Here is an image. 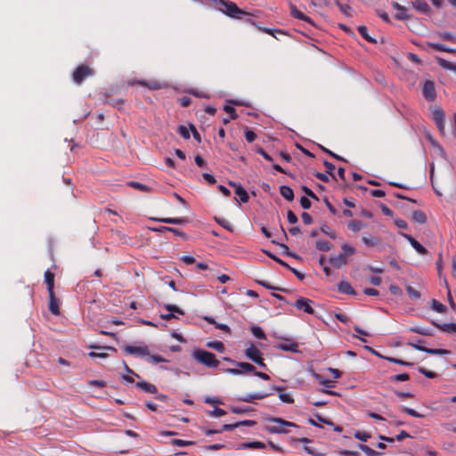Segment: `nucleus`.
<instances>
[{
  "label": "nucleus",
  "mask_w": 456,
  "mask_h": 456,
  "mask_svg": "<svg viewBox=\"0 0 456 456\" xmlns=\"http://www.w3.org/2000/svg\"><path fill=\"white\" fill-rule=\"evenodd\" d=\"M432 112V119L435 123L444 120V113L442 109L438 107H434L431 109Z\"/></svg>",
  "instance_id": "24"
},
{
  "label": "nucleus",
  "mask_w": 456,
  "mask_h": 456,
  "mask_svg": "<svg viewBox=\"0 0 456 456\" xmlns=\"http://www.w3.org/2000/svg\"><path fill=\"white\" fill-rule=\"evenodd\" d=\"M385 359L390 362H393V363H396V364H400V365H403V366H412L413 363L412 362H406V361H403V360H401V359H397V358H394V357H385Z\"/></svg>",
  "instance_id": "46"
},
{
  "label": "nucleus",
  "mask_w": 456,
  "mask_h": 456,
  "mask_svg": "<svg viewBox=\"0 0 456 456\" xmlns=\"http://www.w3.org/2000/svg\"><path fill=\"white\" fill-rule=\"evenodd\" d=\"M357 30L359 32V34L368 42L370 43H372V44H375L377 41L376 39H374L372 37H370L368 33V28L366 26H359L357 28Z\"/></svg>",
  "instance_id": "28"
},
{
  "label": "nucleus",
  "mask_w": 456,
  "mask_h": 456,
  "mask_svg": "<svg viewBox=\"0 0 456 456\" xmlns=\"http://www.w3.org/2000/svg\"><path fill=\"white\" fill-rule=\"evenodd\" d=\"M362 241L368 248L378 247L379 250L381 249V240L377 236H373L367 232H364L362 236Z\"/></svg>",
  "instance_id": "9"
},
{
  "label": "nucleus",
  "mask_w": 456,
  "mask_h": 456,
  "mask_svg": "<svg viewBox=\"0 0 456 456\" xmlns=\"http://www.w3.org/2000/svg\"><path fill=\"white\" fill-rule=\"evenodd\" d=\"M403 236L409 241L411 247L420 255L428 254L427 248L416 240L411 235L403 233Z\"/></svg>",
  "instance_id": "12"
},
{
  "label": "nucleus",
  "mask_w": 456,
  "mask_h": 456,
  "mask_svg": "<svg viewBox=\"0 0 456 456\" xmlns=\"http://www.w3.org/2000/svg\"><path fill=\"white\" fill-rule=\"evenodd\" d=\"M225 413L226 412L224 410H223L221 408H217V407L215 408L214 410L208 411L209 416L216 417V418L224 416Z\"/></svg>",
  "instance_id": "55"
},
{
  "label": "nucleus",
  "mask_w": 456,
  "mask_h": 456,
  "mask_svg": "<svg viewBox=\"0 0 456 456\" xmlns=\"http://www.w3.org/2000/svg\"><path fill=\"white\" fill-rule=\"evenodd\" d=\"M358 448L362 451L367 456H380L383 453L380 452H377L366 444H359Z\"/></svg>",
  "instance_id": "29"
},
{
  "label": "nucleus",
  "mask_w": 456,
  "mask_h": 456,
  "mask_svg": "<svg viewBox=\"0 0 456 456\" xmlns=\"http://www.w3.org/2000/svg\"><path fill=\"white\" fill-rule=\"evenodd\" d=\"M412 220L418 224H423L427 222V216L421 210H415L412 212Z\"/></svg>",
  "instance_id": "26"
},
{
  "label": "nucleus",
  "mask_w": 456,
  "mask_h": 456,
  "mask_svg": "<svg viewBox=\"0 0 456 456\" xmlns=\"http://www.w3.org/2000/svg\"><path fill=\"white\" fill-rule=\"evenodd\" d=\"M250 330H251L252 334L256 338H258V339H265L266 338V336L261 327L256 326V325H252L250 327Z\"/></svg>",
  "instance_id": "36"
},
{
  "label": "nucleus",
  "mask_w": 456,
  "mask_h": 456,
  "mask_svg": "<svg viewBox=\"0 0 456 456\" xmlns=\"http://www.w3.org/2000/svg\"><path fill=\"white\" fill-rule=\"evenodd\" d=\"M437 328L444 332L456 333V323H444L442 325H437Z\"/></svg>",
  "instance_id": "38"
},
{
  "label": "nucleus",
  "mask_w": 456,
  "mask_h": 456,
  "mask_svg": "<svg viewBox=\"0 0 456 456\" xmlns=\"http://www.w3.org/2000/svg\"><path fill=\"white\" fill-rule=\"evenodd\" d=\"M45 282L46 283L48 293L52 294V292H54V274L49 270L45 273Z\"/></svg>",
  "instance_id": "20"
},
{
  "label": "nucleus",
  "mask_w": 456,
  "mask_h": 456,
  "mask_svg": "<svg viewBox=\"0 0 456 456\" xmlns=\"http://www.w3.org/2000/svg\"><path fill=\"white\" fill-rule=\"evenodd\" d=\"M436 61L441 68L447 69V70H451V71H452V69L456 66V63H452V62L446 61L441 57H437Z\"/></svg>",
  "instance_id": "30"
},
{
  "label": "nucleus",
  "mask_w": 456,
  "mask_h": 456,
  "mask_svg": "<svg viewBox=\"0 0 456 456\" xmlns=\"http://www.w3.org/2000/svg\"><path fill=\"white\" fill-rule=\"evenodd\" d=\"M178 133L184 139H189L190 138L189 129L185 126H179Z\"/></svg>",
  "instance_id": "57"
},
{
  "label": "nucleus",
  "mask_w": 456,
  "mask_h": 456,
  "mask_svg": "<svg viewBox=\"0 0 456 456\" xmlns=\"http://www.w3.org/2000/svg\"><path fill=\"white\" fill-rule=\"evenodd\" d=\"M273 425L266 426L265 429L271 434H288L289 431L287 428H298V426L288 420L278 417H269L266 419Z\"/></svg>",
  "instance_id": "2"
},
{
  "label": "nucleus",
  "mask_w": 456,
  "mask_h": 456,
  "mask_svg": "<svg viewBox=\"0 0 456 456\" xmlns=\"http://www.w3.org/2000/svg\"><path fill=\"white\" fill-rule=\"evenodd\" d=\"M170 444L172 445L183 447V446L192 445V444H194V442L175 438L170 441Z\"/></svg>",
  "instance_id": "43"
},
{
  "label": "nucleus",
  "mask_w": 456,
  "mask_h": 456,
  "mask_svg": "<svg viewBox=\"0 0 456 456\" xmlns=\"http://www.w3.org/2000/svg\"><path fill=\"white\" fill-rule=\"evenodd\" d=\"M428 46L440 52L455 53L456 49L450 48L439 43H428Z\"/></svg>",
  "instance_id": "25"
},
{
  "label": "nucleus",
  "mask_w": 456,
  "mask_h": 456,
  "mask_svg": "<svg viewBox=\"0 0 456 456\" xmlns=\"http://www.w3.org/2000/svg\"><path fill=\"white\" fill-rule=\"evenodd\" d=\"M235 194L237 196H239L240 200L242 203H247L248 201V200H249L248 193L247 192V191L243 187L242 188H238L236 190V193Z\"/></svg>",
  "instance_id": "39"
},
{
  "label": "nucleus",
  "mask_w": 456,
  "mask_h": 456,
  "mask_svg": "<svg viewBox=\"0 0 456 456\" xmlns=\"http://www.w3.org/2000/svg\"><path fill=\"white\" fill-rule=\"evenodd\" d=\"M406 291L411 298H412V299L420 298V293L418 290H416L414 288H412L411 286H407Z\"/></svg>",
  "instance_id": "48"
},
{
  "label": "nucleus",
  "mask_w": 456,
  "mask_h": 456,
  "mask_svg": "<svg viewBox=\"0 0 456 456\" xmlns=\"http://www.w3.org/2000/svg\"><path fill=\"white\" fill-rule=\"evenodd\" d=\"M280 193L288 201H292L294 200V191L288 185H281L280 187Z\"/></svg>",
  "instance_id": "22"
},
{
  "label": "nucleus",
  "mask_w": 456,
  "mask_h": 456,
  "mask_svg": "<svg viewBox=\"0 0 456 456\" xmlns=\"http://www.w3.org/2000/svg\"><path fill=\"white\" fill-rule=\"evenodd\" d=\"M245 356L248 360L256 363L262 369L267 370V366L264 362L262 352L254 344H250V346L248 348H246Z\"/></svg>",
  "instance_id": "4"
},
{
  "label": "nucleus",
  "mask_w": 456,
  "mask_h": 456,
  "mask_svg": "<svg viewBox=\"0 0 456 456\" xmlns=\"http://www.w3.org/2000/svg\"><path fill=\"white\" fill-rule=\"evenodd\" d=\"M290 14L296 19L306 21L310 24H314V21L311 18H309L308 16L305 15L302 12L297 10V7L292 4H290Z\"/></svg>",
  "instance_id": "15"
},
{
  "label": "nucleus",
  "mask_w": 456,
  "mask_h": 456,
  "mask_svg": "<svg viewBox=\"0 0 456 456\" xmlns=\"http://www.w3.org/2000/svg\"><path fill=\"white\" fill-rule=\"evenodd\" d=\"M136 387L141 388L142 390H143L146 393H150V394L157 393V387L154 385L148 383L144 380L138 381L136 383Z\"/></svg>",
  "instance_id": "21"
},
{
  "label": "nucleus",
  "mask_w": 456,
  "mask_h": 456,
  "mask_svg": "<svg viewBox=\"0 0 456 456\" xmlns=\"http://www.w3.org/2000/svg\"><path fill=\"white\" fill-rule=\"evenodd\" d=\"M432 309L437 313L443 314L446 311V306L440 303L439 301L433 299L432 300Z\"/></svg>",
  "instance_id": "44"
},
{
  "label": "nucleus",
  "mask_w": 456,
  "mask_h": 456,
  "mask_svg": "<svg viewBox=\"0 0 456 456\" xmlns=\"http://www.w3.org/2000/svg\"><path fill=\"white\" fill-rule=\"evenodd\" d=\"M193 359L208 368H217L219 361L213 353L203 349H195L192 353Z\"/></svg>",
  "instance_id": "3"
},
{
  "label": "nucleus",
  "mask_w": 456,
  "mask_h": 456,
  "mask_svg": "<svg viewBox=\"0 0 456 456\" xmlns=\"http://www.w3.org/2000/svg\"><path fill=\"white\" fill-rule=\"evenodd\" d=\"M232 412L236 414H244L247 413L249 409L248 407H240V406H233L231 408Z\"/></svg>",
  "instance_id": "61"
},
{
  "label": "nucleus",
  "mask_w": 456,
  "mask_h": 456,
  "mask_svg": "<svg viewBox=\"0 0 456 456\" xmlns=\"http://www.w3.org/2000/svg\"><path fill=\"white\" fill-rule=\"evenodd\" d=\"M126 184L127 186L139 190L141 191L148 192L151 191V188L149 186L142 184L139 182L130 181Z\"/></svg>",
  "instance_id": "33"
},
{
  "label": "nucleus",
  "mask_w": 456,
  "mask_h": 456,
  "mask_svg": "<svg viewBox=\"0 0 456 456\" xmlns=\"http://www.w3.org/2000/svg\"><path fill=\"white\" fill-rule=\"evenodd\" d=\"M402 411L407 414H409L410 416L411 417H415V418H420L421 417V414H419V412H417L415 410L413 409H411V408H408V407H405V406H403L402 407Z\"/></svg>",
  "instance_id": "59"
},
{
  "label": "nucleus",
  "mask_w": 456,
  "mask_h": 456,
  "mask_svg": "<svg viewBox=\"0 0 456 456\" xmlns=\"http://www.w3.org/2000/svg\"><path fill=\"white\" fill-rule=\"evenodd\" d=\"M49 310L54 315L60 314L58 299L55 297L54 292L49 294Z\"/></svg>",
  "instance_id": "18"
},
{
  "label": "nucleus",
  "mask_w": 456,
  "mask_h": 456,
  "mask_svg": "<svg viewBox=\"0 0 456 456\" xmlns=\"http://www.w3.org/2000/svg\"><path fill=\"white\" fill-rule=\"evenodd\" d=\"M316 248L322 252H327L330 250L331 244L325 240H318L316 241Z\"/></svg>",
  "instance_id": "40"
},
{
  "label": "nucleus",
  "mask_w": 456,
  "mask_h": 456,
  "mask_svg": "<svg viewBox=\"0 0 456 456\" xmlns=\"http://www.w3.org/2000/svg\"><path fill=\"white\" fill-rule=\"evenodd\" d=\"M412 6L415 10L424 14H428L431 10L428 4L424 0H415L412 2Z\"/></svg>",
  "instance_id": "16"
},
{
  "label": "nucleus",
  "mask_w": 456,
  "mask_h": 456,
  "mask_svg": "<svg viewBox=\"0 0 456 456\" xmlns=\"http://www.w3.org/2000/svg\"><path fill=\"white\" fill-rule=\"evenodd\" d=\"M207 346L212 349L216 350L217 352H224V345L221 341H212L208 342L207 344Z\"/></svg>",
  "instance_id": "41"
},
{
  "label": "nucleus",
  "mask_w": 456,
  "mask_h": 456,
  "mask_svg": "<svg viewBox=\"0 0 456 456\" xmlns=\"http://www.w3.org/2000/svg\"><path fill=\"white\" fill-rule=\"evenodd\" d=\"M266 447V444L263 442L259 441H252V442H246L240 444L236 449L241 450V449H265Z\"/></svg>",
  "instance_id": "14"
},
{
  "label": "nucleus",
  "mask_w": 456,
  "mask_h": 456,
  "mask_svg": "<svg viewBox=\"0 0 456 456\" xmlns=\"http://www.w3.org/2000/svg\"><path fill=\"white\" fill-rule=\"evenodd\" d=\"M165 308L172 314L176 313L181 315L184 314V312L175 305H166Z\"/></svg>",
  "instance_id": "49"
},
{
  "label": "nucleus",
  "mask_w": 456,
  "mask_h": 456,
  "mask_svg": "<svg viewBox=\"0 0 456 456\" xmlns=\"http://www.w3.org/2000/svg\"><path fill=\"white\" fill-rule=\"evenodd\" d=\"M215 220L216 222L220 225L222 226L223 228H224L225 230L229 231V232H233V226L232 224L228 221L226 220L225 218H222V217H215Z\"/></svg>",
  "instance_id": "37"
},
{
  "label": "nucleus",
  "mask_w": 456,
  "mask_h": 456,
  "mask_svg": "<svg viewBox=\"0 0 456 456\" xmlns=\"http://www.w3.org/2000/svg\"><path fill=\"white\" fill-rule=\"evenodd\" d=\"M323 165L326 167V172L335 179L336 177H335V175H334V170H335L336 167H335L334 164L325 160L323 162Z\"/></svg>",
  "instance_id": "51"
},
{
  "label": "nucleus",
  "mask_w": 456,
  "mask_h": 456,
  "mask_svg": "<svg viewBox=\"0 0 456 456\" xmlns=\"http://www.w3.org/2000/svg\"><path fill=\"white\" fill-rule=\"evenodd\" d=\"M439 37L447 41L456 42V36L451 32H442Z\"/></svg>",
  "instance_id": "52"
},
{
  "label": "nucleus",
  "mask_w": 456,
  "mask_h": 456,
  "mask_svg": "<svg viewBox=\"0 0 456 456\" xmlns=\"http://www.w3.org/2000/svg\"><path fill=\"white\" fill-rule=\"evenodd\" d=\"M313 301L311 299L305 297H298L293 305L298 309L302 310L306 314H314V309L312 307Z\"/></svg>",
  "instance_id": "7"
},
{
  "label": "nucleus",
  "mask_w": 456,
  "mask_h": 456,
  "mask_svg": "<svg viewBox=\"0 0 456 456\" xmlns=\"http://www.w3.org/2000/svg\"><path fill=\"white\" fill-rule=\"evenodd\" d=\"M419 371L423 374L425 377L428 378V379H434L436 377V373L431 371V370H428L423 367H419Z\"/></svg>",
  "instance_id": "58"
},
{
  "label": "nucleus",
  "mask_w": 456,
  "mask_h": 456,
  "mask_svg": "<svg viewBox=\"0 0 456 456\" xmlns=\"http://www.w3.org/2000/svg\"><path fill=\"white\" fill-rule=\"evenodd\" d=\"M314 377L319 381V383L325 387L331 388L334 387L335 382L330 379H324L322 375L314 373Z\"/></svg>",
  "instance_id": "32"
},
{
  "label": "nucleus",
  "mask_w": 456,
  "mask_h": 456,
  "mask_svg": "<svg viewBox=\"0 0 456 456\" xmlns=\"http://www.w3.org/2000/svg\"><path fill=\"white\" fill-rule=\"evenodd\" d=\"M272 395V393H255V394H248L243 397H241L240 400L246 403H253L255 400H261L268 395Z\"/></svg>",
  "instance_id": "17"
},
{
  "label": "nucleus",
  "mask_w": 456,
  "mask_h": 456,
  "mask_svg": "<svg viewBox=\"0 0 456 456\" xmlns=\"http://www.w3.org/2000/svg\"><path fill=\"white\" fill-rule=\"evenodd\" d=\"M410 379V376L409 374L407 373H401V374H396V375H393L389 378V381L390 382H403V381H406Z\"/></svg>",
  "instance_id": "42"
},
{
  "label": "nucleus",
  "mask_w": 456,
  "mask_h": 456,
  "mask_svg": "<svg viewBox=\"0 0 456 456\" xmlns=\"http://www.w3.org/2000/svg\"><path fill=\"white\" fill-rule=\"evenodd\" d=\"M245 138L248 142H252L256 140V134L253 131H251L249 129H246L245 130Z\"/></svg>",
  "instance_id": "63"
},
{
  "label": "nucleus",
  "mask_w": 456,
  "mask_h": 456,
  "mask_svg": "<svg viewBox=\"0 0 456 456\" xmlns=\"http://www.w3.org/2000/svg\"><path fill=\"white\" fill-rule=\"evenodd\" d=\"M224 448H226V445L224 444H213L204 446V449L207 451H217Z\"/></svg>",
  "instance_id": "53"
},
{
  "label": "nucleus",
  "mask_w": 456,
  "mask_h": 456,
  "mask_svg": "<svg viewBox=\"0 0 456 456\" xmlns=\"http://www.w3.org/2000/svg\"><path fill=\"white\" fill-rule=\"evenodd\" d=\"M124 351L129 354L140 355V356H148L150 355L149 349L146 346H124Z\"/></svg>",
  "instance_id": "10"
},
{
  "label": "nucleus",
  "mask_w": 456,
  "mask_h": 456,
  "mask_svg": "<svg viewBox=\"0 0 456 456\" xmlns=\"http://www.w3.org/2000/svg\"><path fill=\"white\" fill-rule=\"evenodd\" d=\"M224 110L226 113H229L231 115L230 118L236 119L238 118V115L236 114V110H235V109L233 107L229 106V105H224Z\"/></svg>",
  "instance_id": "56"
},
{
  "label": "nucleus",
  "mask_w": 456,
  "mask_h": 456,
  "mask_svg": "<svg viewBox=\"0 0 456 456\" xmlns=\"http://www.w3.org/2000/svg\"><path fill=\"white\" fill-rule=\"evenodd\" d=\"M341 248H342V250H343L342 254L345 256L346 258V256L354 255V252H355V249L353 247H351L348 244H346V243H344L341 246Z\"/></svg>",
  "instance_id": "47"
},
{
  "label": "nucleus",
  "mask_w": 456,
  "mask_h": 456,
  "mask_svg": "<svg viewBox=\"0 0 456 456\" xmlns=\"http://www.w3.org/2000/svg\"><path fill=\"white\" fill-rule=\"evenodd\" d=\"M347 226L348 229L353 232H359L365 226V224L360 220H352L348 223Z\"/></svg>",
  "instance_id": "35"
},
{
  "label": "nucleus",
  "mask_w": 456,
  "mask_h": 456,
  "mask_svg": "<svg viewBox=\"0 0 456 456\" xmlns=\"http://www.w3.org/2000/svg\"><path fill=\"white\" fill-rule=\"evenodd\" d=\"M236 366L240 368L243 370V373L255 372L256 367L248 362H236Z\"/></svg>",
  "instance_id": "31"
},
{
  "label": "nucleus",
  "mask_w": 456,
  "mask_h": 456,
  "mask_svg": "<svg viewBox=\"0 0 456 456\" xmlns=\"http://www.w3.org/2000/svg\"><path fill=\"white\" fill-rule=\"evenodd\" d=\"M279 398L281 399V402L286 403H294V399L289 395L285 394V393H280Z\"/></svg>",
  "instance_id": "62"
},
{
  "label": "nucleus",
  "mask_w": 456,
  "mask_h": 456,
  "mask_svg": "<svg viewBox=\"0 0 456 456\" xmlns=\"http://www.w3.org/2000/svg\"><path fill=\"white\" fill-rule=\"evenodd\" d=\"M93 75V70L88 66H79L73 73V80L77 84H81L88 76Z\"/></svg>",
  "instance_id": "6"
},
{
  "label": "nucleus",
  "mask_w": 456,
  "mask_h": 456,
  "mask_svg": "<svg viewBox=\"0 0 456 456\" xmlns=\"http://www.w3.org/2000/svg\"><path fill=\"white\" fill-rule=\"evenodd\" d=\"M105 102L113 107L120 108V106L125 103V101L123 99H108L105 101Z\"/></svg>",
  "instance_id": "50"
},
{
  "label": "nucleus",
  "mask_w": 456,
  "mask_h": 456,
  "mask_svg": "<svg viewBox=\"0 0 456 456\" xmlns=\"http://www.w3.org/2000/svg\"><path fill=\"white\" fill-rule=\"evenodd\" d=\"M304 450H305L308 454H311V455H313V456H322V455H323L322 453L318 452L314 448L310 447V446H307V445H305V446H304Z\"/></svg>",
  "instance_id": "64"
},
{
  "label": "nucleus",
  "mask_w": 456,
  "mask_h": 456,
  "mask_svg": "<svg viewBox=\"0 0 456 456\" xmlns=\"http://www.w3.org/2000/svg\"><path fill=\"white\" fill-rule=\"evenodd\" d=\"M330 265L336 268H341L346 265V258L343 254L331 255L329 259Z\"/></svg>",
  "instance_id": "13"
},
{
  "label": "nucleus",
  "mask_w": 456,
  "mask_h": 456,
  "mask_svg": "<svg viewBox=\"0 0 456 456\" xmlns=\"http://www.w3.org/2000/svg\"><path fill=\"white\" fill-rule=\"evenodd\" d=\"M338 9L339 11L346 16L351 17L352 16V8L347 4H338Z\"/></svg>",
  "instance_id": "45"
},
{
  "label": "nucleus",
  "mask_w": 456,
  "mask_h": 456,
  "mask_svg": "<svg viewBox=\"0 0 456 456\" xmlns=\"http://www.w3.org/2000/svg\"><path fill=\"white\" fill-rule=\"evenodd\" d=\"M392 6L397 12L395 15V18L398 20H406L409 19L408 10L404 6L401 5L397 2H393Z\"/></svg>",
  "instance_id": "11"
},
{
  "label": "nucleus",
  "mask_w": 456,
  "mask_h": 456,
  "mask_svg": "<svg viewBox=\"0 0 456 456\" xmlns=\"http://www.w3.org/2000/svg\"><path fill=\"white\" fill-rule=\"evenodd\" d=\"M338 289L340 293L346 294V295H355V291L353 289V287L350 285L347 281H340L338 284Z\"/></svg>",
  "instance_id": "19"
},
{
  "label": "nucleus",
  "mask_w": 456,
  "mask_h": 456,
  "mask_svg": "<svg viewBox=\"0 0 456 456\" xmlns=\"http://www.w3.org/2000/svg\"><path fill=\"white\" fill-rule=\"evenodd\" d=\"M434 149L436 151L437 154H438V155H439L443 159H444V160H448V156H447V154H446L445 151L444 150L443 146H442L440 143L438 144V146H436Z\"/></svg>",
  "instance_id": "60"
},
{
  "label": "nucleus",
  "mask_w": 456,
  "mask_h": 456,
  "mask_svg": "<svg viewBox=\"0 0 456 456\" xmlns=\"http://www.w3.org/2000/svg\"><path fill=\"white\" fill-rule=\"evenodd\" d=\"M160 222L168 224H185L188 223L187 217H167L159 219Z\"/></svg>",
  "instance_id": "23"
},
{
  "label": "nucleus",
  "mask_w": 456,
  "mask_h": 456,
  "mask_svg": "<svg viewBox=\"0 0 456 456\" xmlns=\"http://www.w3.org/2000/svg\"><path fill=\"white\" fill-rule=\"evenodd\" d=\"M212 1L215 4L216 9L223 12L226 16L237 20H242L246 17V20L251 22V13L239 8L235 3L226 0Z\"/></svg>",
  "instance_id": "1"
},
{
  "label": "nucleus",
  "mask_w": 456,
  "mask_h": 456,
  "mask_svg": "<svg viewBox=\"0 0 456 456\" xmlns=\"http://www.w3.org/2000/svg\"><path fill=\"white\" fill-rule=\"evenodd\" d=\"M274 348L291 352V353H298V343H297L293 338H282V341L276 343L273 346Z\"/></svg>",
  "instance_id": "5"
},
{
  "label": "nucleus",
  "mask_w": 456,
  "mask_h": 456,
  "mask_svg": "<svg viewBox=\"0 0 456 456\" xmlns=\"http://www.w3.org/2000/svg\"><path fill=\"white\" fill-rule=\"evenodd\" d=\"M409 330L411 332H414V333H417V334H419V335H423V336H433V330L431 329H428V328H424V327H411L409 329Z\"/></svg>",
  "instance_id": "27"
},
{
  "label": "nucleus",
  "mask_w": 456,
  "mask_h": 456,
  "mask_svg": "<svg viewBox=\"0 0 456 456\" xmlns=\"http://www.w3.org/2000/svg\"><path fill=\"white\" fill-rule=\"evenodd\" d=\"M354 437L360 441L366 442L370 437V436L366 432L356 431L354 433Z\"/></svg>",
  "instance_id": "54"
},
{
  "label": "nucleus",
  "mask_w": 456,
  "mask_h": 456,
  "mask_svg": "<svg viewBox=\"0 0 456 456\" xmlns=\"http://www.w3.org/2000/svg\"><path fill=\"white\" fill-rule=\"evenodd\" d=\"M422 94L424 98L428 102L435 101L436 97V92L435 88V84L433 81L427 80L425 81L422 86Z\"/></svg>",
  "instance_id": "8"
},
{
  "label": "nucleus",
  "mask_w": 456,
  "mask_h": 456,
  "mask_svg": "<svg viewBox=\"0 0 456 456\" xmlns=\"http://www.w3.org/2000/svg\"><path fill=\"white\" fill-rule=\"evenodd\" d=\"M421 352H425L429 354H437V355H444L447 354L450 352L446 349H441V348H420Z\"/></svg>",
  "instance_id": "34"
}]
</instances>
